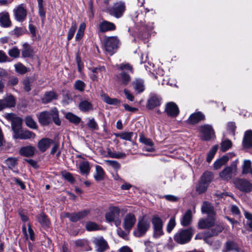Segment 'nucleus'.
I'll use <instances>...</instances> for the list:
<instances>
[{
  "instance_id": "obj_1",
  "label": "nucleus",
  "mask_w": 252,
  "mask_h": 252,
  "mask_svg": "<svg viewBox=\"0 0 252 252\" xmlns=\"http://www.w3.org/2000/svg\"><path fill=\"white\" fill-rule=\"evenodd\" d=\"M118 69L121 72L117 76V81L121 85L126 86L131 80L130 76L126 71L132 73L133 72L132 66L128 63H124L119 65Z\"/></svg>"
},
{
  "instance_id": "obj_2",
  "label": "nucleus",
  "mask_w": 252,
  "mask_h": 252,
  "mask_svg": "<svg viewBox=\"0 0 252 252\" xmlns=\"http://www.w3.org/2000/svg\"><path fill=\"white\" fill-rule=\"evenodd\" d=\"M237 163L238 159H236L220 173V177L221 180L228 181L236 175Z\"/></svg>"
},
{
  "instance_id": "obj_3",
  "label": "nucleus",
  "mask_w": 252,
  "mask_h": 252,
  "mask_svg": "<svg viewBox=\"0 0 252 252\" xmlns=\"http://www.w3.org/2000/svg\"><path fill=\"white\" fill-rule=\"evenodd\" d=\"M119 40L116 36H106L103 43L105 51L110 55H113L118 48Z\"/></svg>"
},
{
  "instance_id": "obj_4",
  "label": "nucleus",
  "mask_w": 252,
  "mask_h": 252,
  "mask_svg": "<svg viewBox=\"0 0 252 252\" xmlns=\"http://www.w3.org/2000/svg\"><path fill=\"white\" fill-rule=\"evenodd\" d=\"M193 231L191 228L180 230L175 234L174 239L179 244H184L190 240Z\"/></svg>"
},
{
  "instance_id": "obj_5",
  "label": "nucleus",
  "mask_w": 252,
  "mask_h": 252,
  "mask_svg": "<svg viewBox=\"0 0 252 252\" xmlns=\"http://www.w3.org/2000/svg\"><path fill=\"white\" fill-rule=\"evenodd\" d=\"M150 227V221L142 218L139 220L137 224V229L133 231V235L137 237H142L145 235Z\"/></svg>"
},
{
  "instance_id": "obj_6",
  "label": "nucleus",
  "mask_w": 252,
  "mask_h": 252,
  "mask_svg": "<svg viewBox=\"0 0 252 252\" xmlns=\"http://www.w3.org/2000/svg\"><path fill=\"white\" fill-rule=\"evenodd\" d=\"M125 10V4L122 1L116 2L112 7L108 9L110 15L117 18L122 17Z\"/></svg>"
},
{
  "instance_id": "obj_7",
  "label": "nucleus",
  "mask_w": 252,
  "mask_h": 252,
  "mask_svg": "<svg viewBox=\"0 0 252 252\" xmlns=\"http://www.w3.org/2000/svg\"><path fill=\"white\" fill-rule=\"evenodd\" d=\"M16 105V99L10 94H8L2 98L0 99V111L3 109L13 107Z\"/></svg>"
},
{
  "instance_id": "obj_8",
  "label": "nucleus",
  "mask_w": 252,
  "mask_h": 252,
  "mask_svg": "<svg viewBox=\"0 0 252 252\" xmlns=\"http://www.w3.org/2000/svg\"><path fill=\"white\" fill-rule=\"evenodd\" d=\"M152 222L154 229V235L159 237L163 234V221L157 215H154L152 218Z\"/></svg>"
},
{
  "instance_id": "obj_9",
  "label": "nucleus",
  "mask_w": 252,
  "mask_h": 252,
  "mask_svg": "<svg viewBox=\"0 0 252 252\" xmlns=\"http://www.w3.org/2000/svg\"><path fill=\"white\" fill-rule=\"evenodd\" d=\"M199 130L202 134L201 138L203 140L208 141L215 134L212 126L208 124L201 126L199 128Z\"/></svg>"
},
{
  "instance_id": "obj_10",
  "label": "nucleus",
  "mask_w": 252,
  "mask_h": 252,
  "mask_svg": "<svg viewBox=\"0 0 252 252\" xmlns=\"http://www.w3.org/2000/svg\"><path fill=\"white\" fill-rule=\"evenodd\" d=\"M14 16L15 20L19 22H23L27 17V9L24 4H20L13 9Z\"/></svg>"
},
{
  "instance_id": "obj_11",
  "label": "nucleus",
  "mask_w": 252,
  "mask_h": 252,
  "mask_svg": "<svg viewBox=\"0 0 252 252\" xmlns=\"http://www.w3.org/2000/svg\"><path fill=\"white\" fill-rule=\"evenodd\" d=\"M234 184L241 191L249 192L252 190V183L246 180L236 179L234 181Z\"/></svg>"
},
{
  "instance_id": "obj_12",
  "label": "nucleus",
  "mask_w": 252,
  "mask_h": 252,
  "mask_svg": "<svg viewBox=\"0 0 252 252\" xmlns=\"http://www.w3.org/2000/svg\"><path fill=\"white\" fill-rule=\"evenodd\" d=\"M92 242L97 252H104L109 248L107 241L102 236L93 237Z\"/></svg>"
},
{
  "instance_id": "obj_13",
  "label": "nucleus",
  "mask_w": 252,
  "mask_h": 252,
  "mask_svg": "<svg viewBox=\"0 0 252 252\" xmlns=\"http://www.w3.org/2000/svg\"><path fill=\"white\" fill-rule=\"evenodd\" d=\"M120 213V209L117 206H111L108 211L105 214L106 220L111 222L119 218Z\"/></svg>"
},
{
  "instance_id": "obj_14",
  "label": "nucleus",
  "mask_w": 252,
  "mask_h": 252,
  "mask_svg": "<svg viewBox=\"0 0 252 252\" xmlns=\"http://www.w3.org/2000/svg\"><path fill=\"white\" fill-rule=\"evenodd\" d=\"M136 221V217L132 213H128L124 219L123 227L125 231L129 232Z\"/></svg>"
},
{
  "instance_id": "obj_15",
  "label": "nucleus",
  "mask_w": 252,
  "mask_h": 252,
  "mask_svg": "<svg viewBox=\"0 0 252 252\" xmlns=\"http://www.w3.org/2000/svg\"><path fill=\"white\" fill-rule=\"evenodd\" d=\"M98 29L100 32H106L115 30L116 26L113 23L106 20H102L99 23Z\"/></svg>"
},
{
  "instance_id": "obj_16",
  "label": "nucleus",
  "mask_w": 252,
  "mask_h": 252,
  "mask_svg": "<svg viewBox=\"0 0 252 252\" xmlns=\"http://www.w3.org/2000/svg\"><path fill=\"white\" fill-rule=\"evenodd\" d=\"M165 112L168 116L176 117L179 113V110L176 103L173 102H170L166 104Z\"/></svg>"
},
{
  "instance_id": "obj_17",
  "label": "nucleus",
  "mask_w": 252,
  "mask_h": 252,
  "mask_svg": "<svg viewBox=\"0 0 252 252\" xmlns=\"http://www.w3.org/2000/svg\"><path fill=\"white\" fill-rule=\"evenodd\" d=\"M215 223V219L213 216L206 219H200L198 223V228L200 229L209 228L213 226Z\"/></svg>"
},
{
  "instance_id": "obj_18",
  "label": "nucleus",
  "mask_w": 252,
  "mask_h": 252,
  "mask_svg": "<svg viewBox=\"0 0 252 252\" xmlns=\"http://www.w3.org/2000/svg\"><path fill=\"white\" fill-rule=\"evenodd\" d=\"M160 98L155 94H151L147 101V107L152 109L160 104Z\"/></svg>"
},
{
  "instance_id": "obj_19",
  "label": "nucleus",
  "mask_w": 252,
  "mask_h": 252,
  "mask_svg": "<svg viewBox=\"0 0 252 252\" xmlns=\"http://www.w3.org/2000/svg\"><path fill=\"white\" fill-rule=\"evenodd\" d=\"M139 141L141 143L145 144L148 147H144L143 150L147 152H153L155 149L153 147L154 143L151 139L146 138L143 134L140 135Z\"/></svg>"
},
{
  "instance_id": "obj_20",
  "label": "nucleus",
  "mask_w": 252,
  "mask_h": 252,
  "mask_svg": "<svg viewBox=\"0 0 252 252\" xmlns=\"http://www.w3.org/2000/svg\"><path fill=\"white\" fill-rule=\"evenodd\" d=\"M87 210H84L77 213H66L65 216L68 218L71 221H77L86 217L89 213Z\"/></svg>"
},
{
  "instance_id": "obj_21",
  "label": "nucleus",
  "mask_w": 252,
  "mask_h": 252,
  "mask_svg": "<svg viewBox=\"0 0 252 252\" xmlns=\"http://www.w3.org/2000/svg\"><path fill=\"white\" fill-rule=\"evenodd\" d=\"M201 212L203 214H206L208 216H213L215 215L213 206L208 201H204L201 207Z\"/></svg>"
},
{
  "instance_id": "obj_22",
  "label": "nucleus",
  "mask_w": 252,
  "mask_h": 252,
  "mask_svg": "<svg viewBox=\"0 0 252 252\" xmlns=\"http://www.w3.org/2000/svg\"><path fill=\"white\" fill-rule=\"evenodd\" d=\"M80 172L82 175L87 176L90 173L91 167L89 162L85 160L80 161L78 165Z\"/></svg>"
},
{
  "instance_id": "obj_23",
  "label": "nucleus",
  "mask_w": 252,
  "mask_h": 252,
  "mask_svg": "<svg viewBox=\"0 0 252 252\" xmlns=\"http://www.w3.org/2000/svg\"><path fill=\"white\" fill-rule=\"evenodd\" d=\"M205 119V116L200 112L194 113L190 115L187 121L189 124H195Z\"/></svg>"
},
{
  "instance_id": "obj_24",
  "label": "nucleus",
  "mask_w": 252,
  "mask_h": 252,
  "mask_svg": "<svg viewBox=\"0 0 252 252\" xmlns=\"http://www.w3.org/2000/svg\"><path fill=\"white\" fill-rule=\"evenodd\" d=\"M53 143V140L47 138H43L38 143V148L40 151L44 152Z\"/></svg>"
},
{
  "instance_id": "obj_25",
  "label": "nucleus",
  "mask_w": 252,
  "mask_h": 252,
  "mask_svg": "<svg viewBox=\"0 0 252 252\" xmlns=\"http://www.w3.org/2000/svg\"><path fill=\"white\" fill-rule=\"evenodd\" d=\"M35 150L36 149L34 147L27 146L22 147L19 151V153L20 155L25 157H32L34 155Z\"/></svg>"
},
{
  "instance_id": "obj_26",
  "label": "nucleus",
  "mask_w": 252,
  "mask_h": 252,
  "mask_svg": "<svg viewBox=\"0 0 252 252\" xmlns=\"http://www.w3.org/2000/svg\"><path fill=\"white\" fill-rule=\"evenodd\" d=\"M11 23L7 12L0 13V26L3 28H7L11 26Z\"/></svg>"
},
{
  "instance_id": "obj_27",
  "label": "nucleus",
  "mask_w": 252,
  "mask_h": 252,
  "mask_svg": "<svg viewBox=\"0 0 252 252\" xmlns=\"http://www.w3.org/2000/svg\"><path fill=\"white\" fill-rule=\"evenodd\" d=\"M35 137V134L30 131L28 130H21L20 132H19L16 135H14L13 137L15 139H28L31 138H34Z\"/></svg>"
},
{
  "instance_id": "obj_28",
  "label": "nucleus",
  "mask_w": 252,
  "mask_h": 252,
  "mask_svg": "<svg viewBox=\"0 0 252 252\" xmlns=\"http://www.w3.org/2000/svg\"><path fill=\"white\" fill-rule=\"evenodd\" d=\"M38 118L39 122L43 126L48 125L51 121L50 113L47 111H44L40 113Z\"/></svg>"
},
{
  "instance_id": "obj_29",
  "label": "nucleus",
  "mask_w": 252,
  "mask_h": 252,
  "mask_svg": "<svg viewBox=\"0 0 252 252\" xmlns=\"http://www.w3.org/2000/svg\"><path fill=\"white\" fill-rule=\"evenodd\" d=\"M230 251L240 252V250L236 243L233 241H227L225 244V249L222 250V252Z\"/></svg>"
},
{
  "instance_id": "obj_30",
  "label": "nucleus",
  "mask_w": 252,
  "mask_h": 252,
  "mask_svg": "<svg viewBox=\"0 0 252 252\" xmlns=\"http://www.w3.org/2000/svg\"><path fill=\"white\" fill-rule=\"evenodd\" d=\"M243 146L245 148L252 147V131L248 130L246 131L243 141Z\"/></svg>"
},
{
  "instance_id": "obj_31",
  "label": "nucleus",
  "mask_w": 252,
  "mask_h": 252,
  "mask_svg": "<svg viewBox=\"0 0 252 252\" xmlns=\"http://www.w3.org/2000/svg\"><path fill=\"white\" fill-rule=\"evenodd\" d=\"M192 221V214L190 210H188L183 216L181 223L183 226H186L190 224Z\"/></svg>"
},
{
  "instance_id": "obj_32",
  "label": "nucleus",
  "mask_w": 252,
  "mask_h": 252,
  "mask_svg": "<svg viewBox=\"0 0 252 252\" xmlns=\"http://www.w3.org/2000/svg\"><path fill=\"white\" fill-rule=\"evenodd\" d=\"M22 120L20 118H16L13 120L11 123V127L14 133L16 135L22 130Z\"/></svg>"
},
{
  "instance_id": "obj_33",
  "label": "nucleus",
  "mask_w": 252,
  "mask_h": 252,
  "mask_svg": "<svg viewBox=\"0 0 252 252\" xmlns=\"http://www.w3.org/2000/svg\"><path fill=\"white\" fill-rule=\"evenodd\" d=\"M22 55L24 58H30L32 56L33 49L28 43H25L23 45Z\"/></svg>"
},
{
  "instance_id": "obj_34",
  "label": "nucleus",
  "mask_w": 252,
  "mask_h": 252,
  "mask_svg": "<svg viewBox=\"0 0 252 252\" xmlns=\"http://www.w3.org/2000/svg\"><path fill=\"white\" fill-rule=\"evenodd\" d=\"M79 109L84 112H88L93 110L92 103L87 100H82L79 104Z\"/></svg>"
},
{
  "instance_id": "obj_35",
  "label": "nucleus",
  "mask_w": 252,
  "mask_h": 252,
  "mask_svg": "<svg viewBox=\"0 0 252 252\" xmlns=\"http://www.w3.org/2000/svg\"><path fill=\"white\" fill-rule=\"evenodd\" d=\"M132 84L135 91L138 93H141L144 91L145 85L142 79H136Z\"/></svg>"
},
{
  "instance_id": "obj_36",
  "label": "nucleus",
  "mask_w": 252,
  "mask_h": 252,
  "mask_svg": "<svg viewBox=\"0 0 252 252\" xmlns=\"http://www.w3.org/2000/svg\"><path fill=\"white\" fill-rule=\"evenodd\" d=\"M58 95L56 93L53 91H49L45 93L44 96L42 98L43 103H47L50 102L53 100L57 98Z\"/></svg>"
},
{
  "instance_id": "obj_37",
  "label": "nucleus",
  "mask_w": 252,
  "mask_h": 252,
  "mask_svg": "<svg viewBox=\"0 0 252 252\" xmlns=\"http://www.w3.org/2000/svg\"><path fill=\"white\" fill-rule=\"evenodd\" d=\"M105 172L103 168L99 165L95 166V173L94 174V178L96 181H100L104 179Z\"/></svg>"
},
{
  "instance_id": "obj_38",
  "label": "nucleus",
  "mask_w": 252,
  "mask_h": 252,
  "mask_svg": "<svg viewBox=\"0 0 252 252\" xmlns=\"http://www.w3.org/2000/svg\"><path fill=\"white\" fill-rule=\"evenodd\" d=\"M64 116L65 118L68 120L69 122L76 125L79 124L81 121V119L80 117L71 112L66 113Z\"/></svg>"
},
{
  "instance_id": "obj_39",
  "label": "nucleus",
  "mask_w": 252,
  "mask_h": 252,
  "mask_svg": "<svg viewBox=\"0 0 252 252\" xmlns=\"http://www.w3.org/2000/svg\"><path fill=\"white\" fill-rule=\"evenodd\" d=\"M101 97L102 100L106 103L110 105H117L120 103V101L117 98H112L105 94H101Z\"/></svg>"
},
{
  "instance_id": "obj_40",
  "label": "nucleus",
  "mask_w": 252,
  "mask_h": 252,
  "mask_svg": "<svg viewBox=\"0 0 252 252\" xmlns=\"http://www.w3.org/2000/svg\"><path fill=\"white\" fill-rule=\"evenodd\" d=\"M213 178V173L211 172L206 171L201 177L200 181L209 185V184L211 182Z\"/></svg>"
},
{
  "instance_id": "obj_41",
  "label": "nucleus",
  "mask_w": 252,
  "mask_h": 252,
  "mask_svg": "<svg viewBox=\"0 0 252 252\" xmlns=\"http://www.w3.org/2000/svg\"><path fill=\"white\" fill-rule=\"evenodd\" d=\"M229 160L227 156H224L217 160L214 163V167L215 169H220L222 165H224Z\"/></svg>"
},
{
  "instance_id": "obj_42",
  "label": "nucleus",
  "mask_w": 252,
  "mask_h": 252,
  "mask_svg": "<svg viewBox=\"0 0 252 252\" xmlns=\"http://www.w3.org/2000/svg\"><path fill=\"white\" fill-rule=\"evenodd\" d=\"M49 113L50 117L52 116L55 124L58 126H60L61 124V121L59 118V112L57 109L54 107L51 110Z\"/></svg>"
},
{
  "instance_id": "obj_43",
  "label": "nucleus",
  "mask_w": 252,
  "mask_h": 252,
  "mask_svg": "<svg viewBox=\"0 0 252 252\" xmlns=\"http://www.w3.org/2000/svg\"><path fill=\"white\" fill-rule=\"evenodd\" d=\"M77 27V24L76 22L75 21H73L68 32L67 39L68 41L70 40L74 36Z\"/></svg>"
},
{
  "instance_id": "obj_44",
  "label": "nucleus",
  "mask_w": 252,
  "mask_h": 252,
  "mask_svg": "<svg viewBox=\"0 0 252 252\" xmlns=\"http://www.w3.org/2000/svg\"><path fill=\"white\" fill-rule=\"evenodd\" d=\"M133 134L132 132H123L118 133L116 135L122 139L131 141Z\"/></svg>"
},
{
  "instance_id": "obj_45",
  "label": "nucleus",
  "mask_w": 252,
  "mask_h": 252,
  "mask_svg": "<svg viewBox=\"0 0 252 252\" xmlns=\"http://www.w3.org/2000/svg\"><path fill=\"white\" fill-rule=\"evenodd\" d=\"M108 156L112 158H123L126 157V154L124 153H116L112 152L110 148L107 149Z\"/></svg>"
},
{
  "instance_id": "obj_46",
  "label": "nucleus",
  "mask_w": 252,
  "mask_h": 252,
  "mask_svg": "<svg viewBox=\"0 0 252 252\" xmlns=\"http://www.w3.org/2000/svg\"><path fill=\"white\" fill-rule=\"evenodd\" d=\"M38 221L44 227L49 226V221L44 214H40L37 218Z\"/></svg>"
},
{
  "instance_id": "obj_47",
  "label": "nucleus",
  "mask_w": 252,
  "mask_h": 252,
  "mask_svg": "<svg viewBox=\"0 0 252 252\" xmlns=\"http://www.w3.org/2000/svg\"><path fill=\"white\" fill-rule=\"evenodd\" d=\"M15 70L21 74H24L28 71L27 68L21 63H18L14 65Z\"/></svg>"
},
{
  "instance_id": "obj_48",
  "label": "nucleus",
  "mask_w": 252,
  "mask_h": 252,
  "mask_svg": "<svg viewBox=\"0 0 252 252\" xmlns=\"http://www.w3.org/2000/svg\"><path fill=\"white\" fill-rule=\"evenodd\" d=\"M224 229V226L222 224H217L215 227L211 229V234L210 236H215L218 235Z\"/></svg>"
},
{
  "instance_id": "obj_49",
  "label": "nucleus",
  "mask_w": 252,
  "mask_h": 252,
  "mask_svg": "<svg viewBox=\"0 0 252 252\" xmlns=\"http://www.w3.org/2000/svg\"><path fill=\"white\" fill-rule=\"evenodd\" d=\"M209 185L200 181L199 184L196 187V190L198 193L201 194L205 192L207 189Z\"/></svg>"
},
{
  "instance_id": "obj_50",
  "label": "nucleus",
  "mask_w": 252,
  "mask_h": 252,
  "mask_svg": "<svg viewBox=\"0 0 252 252\" xmlns=\"http://www.w3.org/2000/svg\"><path fill=\"white\" fill-rule=\"evenodd\" d=\"M8 53L11 57L17 58L20 56V51L17 47L14 46L12 49L9 50Z\"/></svg>"
},
{
  "instance_id": "obj_51",
  "label": "nucleus",
  "mask_w": 252,
  "mask_h": 252,
  "mask_svg": "<svg viewBox=\"0 0 252 252\" xmlns=\"http://www.w3.org/2000/svg\"><path fill=\"white\" fill-rule=\"evenodd\" d=\"M232 146V142L230 140L225 139L221 142V150L223 152H225L230 148Z\"/></svg>"
},
{
  "instance_id": "obj_52",
  "label": "nucleus",
  "mask_w": 252,
  "mask_h": 252,
  "mask_svg": "<svg viewBox=\"0 0 252 252\" xmlns=\"http://www.w3.org/2000/svg\"><path fill=\"white\" fill-rule=\"evenodd\" d=\"M86 228L89 231H95L99 229V226L95 222L89 221L86 224Z\"/></svg>"
},
{
  "instance_id": "obj_53",
  "label": "nucleus",
  "mask_w": 252,
  "mask_h": 252,
  "mask_svg": "<svg viewBox=\"0 0 252 252\" xmlns=\"http://www.w3.org/2000/svg\"><path fill=\"white\" fill-rule=\"evenodd\" d=\"M25 123L30 128L35 129L37 128L36 122L30 116L26 117Z\"/></svg>"
},
{
  "instance_id": "obj_54",
  "label": "nucleus",
  "mask_w": 252,
  "mask_h": 252,
  "mask_svg": "<svg viewBox=\"0 0 252 252\" xmlns=\"http://www.w3.org/2000/svg\"><path fill=\"white\" fill-rule=\"evenodd\" d=\"M104 162L108 165L112 167L114 169L117 170L121 167L120 164L116 160H105Z\"/></svg>"
},
{
  "instance_id": "obj_55",
  "label": "nucleus",
  "mask_w": 252,
  "mask_h": 252,
  "mask_svg": "<svg viewBox=\"0 0 252 252\" xmlns=\"http://www.w3.org/2000/svg\"><path fill=\"white\" fill-rule=\"evenodd\" d=\"M251 161L250 160H245L243 165V174H247L251 171Z\"/></svg>"
},
{
  "instance_id": "obj_56",
  "label": "nucleus",
  "mask_w": 252,
  "mask_h": 252,
  "mask_svg": "<svg viewBox=\"0 0 252 252\" xmlns=\"http://www.w3.org/2000/svg\"><path fill=\"white\" fill-rule=\"evenodd\" d=\"M218 150V147L217 146H213L211 150L209 151V152L208 154L207 157V161L208 162H210L212 160L213 157H214V155H215L216 153L217 152Z\"/></svg>"
},
{
  "instance_id": "obj_57",
  "label": "nucleus",
  "mask_w": 252,
  "mask_h": 252,
  "mask_svg": "<svg viewBox=\"0 0 252 252\" xmlns=\"http://www.w3.org/2000/svg\"><path fill=\"white\" fill-rule=\"evenodd\" d=\"M74 87L76 90L82 92L84 90L85 84L82 81L78 80L75 81Z\"/></svg>"
},
{
  "instance_id": "obj_58",
  "label": "nucleus",
  "mask_w": 252,
  "mask_h": 252,
  "mask_svg": "<svg viewBox=\"0 0 252 252\" xmlns=\"http://www.w3.org/2000/svg\"><path fill=\"white\" fill-rule=\"evenodd\" d=\"M176 225L175 219L172 217L169 220L167 225V231L170 233Z\"/></svg>"
},
{
  "instance_id": "obj_59",
  "label": "nucleus",
  "mask_w": 252,
  "mask_h": 252,
  "mask_svg": "<svg viewBox=\"0 0 252 252\" xmlns=\"http://www.w3.org/2000/svg\"><path fill=\"white\" fill-rule=\"evenodd\" d=\"M87 125L92 130H97L98 129V125L94 118L89 119Z\"/></svg>"
},
{
  "instance_id": "obj_60",
  "label": "nucleus",
  "mask_w": 252,
  "mask_h": 252,
  "mask_svg": "<svg viewBox=\"0 0 252 252\" xmlns=\"http://www.w3.org/2000/svg\"><path fill=\"white\" fill-rule=\"evenodd\" d=\"M5 163L10 169H12L17 163V158H9L5 160Z\"/></svg>"
},
{
  "instance_id": "obj_61",
  "label": "nucleus",
  "mask_w": 252,
  "mask_h": 252,
  "mask_svg": "<svg viewBox=\"0 0 252 252\" xmlns=\"http://www.w3.org/2000/svg\"><path fill=\"white\" fill-rule=\"evenodd\" d=\"M160 197L161 198H164L166 200L170 202H177L179 200V198L178 197L171 194L162 195Z\"/></svg>"
},
{
  "instance_id": "obj_62",
  "label": "nucleus",
  "mask_w": 252,
  "mask_h": 252,
  "mask_svg": "<svg viewBox=\"0 0 252 252\" xmlns=\"http://www.w3.org/2000/svg\"><path fill=\"white\" fill-rule=\"evenodd\" d=\"M105 71V67L104 66H101L99 67H94L92 69V72L93 73H95L98 75V76L102 75V73Z\"/></svg>"
},
{
  "instance_id": "obj_63",
  "label": "nucleus",
  "mask_w": 252,
  "mask_h": 252,
  "mask_svg": "<svg viewBox=\"0 0 252 252\" xmlns=\"http://www.w3.org/2000/svg\"><path fill=\"white\" fill-rule=\"evenodd\" d=\"M10 60L6 54L2 50H0V63L9 62Z\"/></svg>"
},
{
  "instance_id": "obj_64",
  "label": "nucleus",
  "mask_w": 252,
  "mask_h": 252,
  "mask_svg": "<svg viewBox=\"0 0 252 252\" xmlns=\"http://www.w3.org/2000/svg\"><path fill=\"white\" fill-rule=\"evenodd\" d=\"M227 130L229 131V132L232 134L233 136L234 135V131L235 130L236 126L234 123L233 122H229L227 124Z\"/></svg>"
}]
</instances>
